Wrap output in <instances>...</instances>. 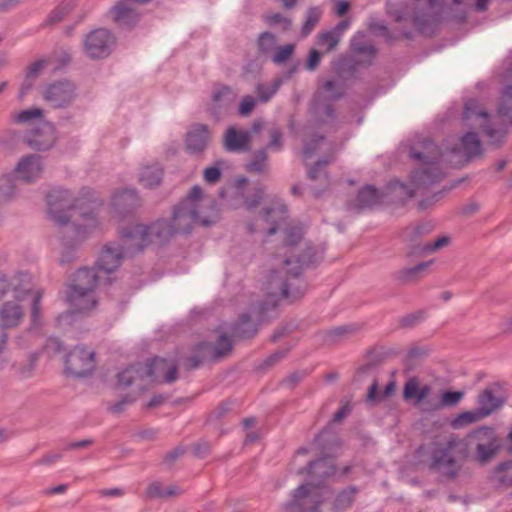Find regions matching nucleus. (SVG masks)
Here are the masks:
<instances>
[{"label":"nucleus","instance_id":"nucleus-33","mask_svg":"<svg viewBox=\"0 0 512 512\" xmlns=\"http://www.w3.org/2000/svg\"><path fill=\"white\" fill-rule=\"evenodd\" d=\"M83 224H73V232L76 240H84L98 226L97 215L94 210L81 212Z\"/></svg>","mask_w":512,"mask_h":512},{"label":"nucleus","instance_id":"nucleus-26","mask_svg":"<svg viewBox=\"0 0 512 512\" xmlns=\"http://www.w3.org/2000/svg\"><path fill=\"white\" fill-rule=\"evenodd\" d=\"M251 135L248 130H238L235 127H229L224 135V147L229 152L247 151Z\"/></svg>","mask_w":512,"mask_h":512},{"label":"nucleus","instance_id":"nucleus-12","mask_svg":"<svg viewBox=\"0 0 512 512\" xmlns=\"http://www.w3.org/2000/svg\"><path fill=\"white\" fill-rule=\"evenodd\" d=\"M76 96V85L66 79L49 84L43 93L45 101L53 108L69 107L76 99Z\"/></svg>","mask_w":512,"mask_h":512},{"label":"nucleus","instance_id":"nucleus-59","mask_svg":"<svg viewBox=\"0 0 512 512\" xmlns=\"http://www.w3.org/2000/svg\"><path fill=\"white\" fill-rule=\"evenodd\" d=\"M339 41V37L331 30H328L319 34L317 43L319 46H326L327 51H331L337 46Z\"/></svg>","mask_w":512,"mask_h":512},{"label":"nucleus","instance_id":"nucleus-44","mask_svg":"<svg viewBox=\"0 0 512 512\" xmlns=\"http://www.w3.org/2000/svg\"><path fill=\"white\" fill-rule=\"evenodd\" d=\"M322 90L329 101L340 99L345 93V86L340 81L328 80L322 85Z\"/></svg>","mask_w":512,"mask_h":512},{"label":"nucleus","instance_id":"nucleus-22","mask_svg":"<svg viewBox=\"0 0 512 512\" xmlns=\"http://www.w3.org/2000/svg\"><path fill=\"white\" fill-rule=\"evenodd\" d=\"M141 205V200L136 189L125 188L116 192L112 197V207L121 217L133 213Z\"/></svg>","mask_w":512,"mask_h":512},{"label":"nucleus","instance_id":"nucleus-4","mask_svg":"<svg viewBox=\"0 0 512 512\" xmlns=\"http://www.w3.org/2000/svg\"><path fill=\"white\" fill-rule=\"evenodd\" d=\"M398 23L406 21L410 16L418 31L432 36L440 23V6L437 0H401L389 10Z\"/></svg>","mask_w":512,"mask_h":512},{"label":"nucleus","instance_id":"nucleus-16","mask_svg":"<svg viewBox=\"0 0 512 512\" xmlns=\"http://www.w3.org/2000/svg\"><path fill=\"white\" fill-rule=\"evenodd\" d=\"M145 377L156 380L160 375L163 382L173 383L178 379V367L175 363L160 357H154L143 363Z\"/></svg>","mask_w":512,"mask_h":512},{"label":"nucleus","instance_id":"nucleus-13","mask_svg":"<svg viewBox=\"0 0 512 512\" xmlns=\"http://www.w3.org/2000/svg\"><path fill=\"white\" fill-rule=\"evenodd\" d=\"M115 39L107 29L100 28L89 33L84 40V49L88 57L99 59L111 53Z\"/></svg>","mask_w":512,"mask_h":512},{"label":"nucleus","instance_id":"nucleus-37","mask_svg":"<svg viewBox=\"0 0 512 512\" xmlns=\"http://www.w3.org/2000/svg\"><path fill=\"white\" fill-rule=\"evenodd\" d=\"M312 109L321 122H326V119L333 121L335 118L333 105L321 99V92H318L314 96L312 100Z\"/></svg>","mask_w":512,"mask_h":512},{"label":"nucleus","instance_id":"nucleus-31","mask_svg":"<svg viewBox=\"0 0 512 512\" xmlns=\"http://www.w3.org/2000/svg\"><path fill=\"white\" fill-rule=\"evenodd\" d=\"M98 283V275L95 268H80L77 270L69 289L94 290Z\"/></svg>","mask_w":512,"mask_h":512},{"label":"nucleus","instance_id":"nucleus-24","mask_svg":"<svg viewBox=\"0 0 512 512\" xmlns=\"http://www.w3.org/2000/svg\"><path fill=\"white\" fill-rule=\"evenodd\" d=\"M27 274L18 273L8 279L6 275L0 273V298H2L8 291L14 292V297L19 301L25 298V295L30 292Z\"/></svg>","mask_w":512,"mask_h":512},{"label":"nucleus","instance_id":"nucleus-46","mask_svg":"<svg viewBox=\"0 0 512 512\" xmlns=\"http://www.w3.org/2000/svg\"><path fill=\"white\" fill-rule=\"evenodd\" d=\"M483 132L488 138V143L494 147H500L506 138L507 131L504 129H494L489 123H485L483 126Z\"/></svg>","mask_w":512,"mask_h":512},{"label":"nucleus","instance_id":"nucleus-18","mask_svg":"<svg viewBox=\"0 0 512 512\" xmlns=\"http://www.w3.org/2000/svg\"><path fill=\"white\" fill-rule=\"evenodd\" d=\"M67 300L69 301L73 311L65 312L57 317L58 322H62L71 318L75 312L83 313L91 310L96 305L94 290H73L67 292Z\"/></svg>","mask_w":512,"mask_h":512},{"label":"nucleus","instance_id":"nucleus-29","mask_svg":"<svg viewBox=\"0 0 512 512\" xmlns=\"http://www.w3.org/2000/svg\"><path fill=\"white\" fill-rule=\"evenodd\" d=\"M434 225L431 222H423L416 226H409L405 229L403 237L410 244V254L419 255L422 245L417 240L432 232Z\"/></svg>","mask_w":512,"mask_h":512},{"label":"nucleus","instance_id":"nucleus-35","mask_svg":"<svg viewBox=\"0 0 512 512\" xmlns=\"http://www.w3.org/2000/svg\"><path fill=\"white\" fill-rule=\"evenodd\" d=\"M431 263L432 261L421 262L414 267L399 270L394 273V279L400 284L414 283L421 277V273L425 271Z\"/></svg>","mask_w":512,"mask_h":512},{"label":"nucleus","instance_id":"nucleus-9","mask_svg":"<svg viewBox=\"0 0 512 512\" xmlns=\"http://www.w3.org/2000/svg\"><path fill=\"white\" fill-rule=\"evenodd\" d=\"M48 214L52 221L59 226H66L71 218L69 211L81 207L79 200L73 197L71 191L57 187L47 194Z\"/></svg>","mask_w":512,"mask_h":512},{"label":"nucleus","instance_id":"nucleus-39","mask_svg":"<svg viewBox=\"0 0 512 512\" xmlns=\"http://www.w3.org/2000/svg\"><path fill=\"white\" fill-rule=\"evenodd\" d=\"M358 488L356 486H349L346 489L340 491L333 503V509L336 511H344L349 508L354 499L355 495L358 493Z\"/></svg>","mask_w":512,"mask_h":512},{"label":"nucleus","instance_id":"nucleus-15","mask_svg":"<svg viewBox=\"0 0 512 512\" xmlns=\"http://www.w3.org/2000/svg\"><path fill=\"white\" fill-rule=\"evenodd\" d=\"M54 126L48 122L40 123L31 129L25 136L24 142L33 150L45 151L55 143Z\"/></svg>","mask_w":512,"mask_h":512},{"label":"nucleus","instance_id":"nucleus-5","mask_svg":"<svg viewBox=\"0 0 512 512\" xmlns=\"http://www.w3.org/2000/svg\"><path fill=\"white\" fill-rule=\"evenodd\" d=\"M278 305V295L275 291L270 290L267 297L261 301L251 304L250 312L243 313L238 320L231 326V334L236 339H250L257 333V322H265L276 316V308Z\"/></svg>","mask_w":512,"mask_h":512},{"label":"nucleus","instance_id":"nucleus-17","mask_svg":"<svg viewBox=\"0 0 512 512\" xmlns=\"http://www.w3.org/2000/svg\"><path fill=\"white\" fill-rule=\"evenodd\" d=\"M236 100V93L229 86H221L213 91L208 111L217 121L224 118Z\"/></svg>","mask_w":512,"mask_h":512},{"label":"nucleus","instance_id":"nucleus-2","mask_svg":"<svg viewBox=\"0 0 512 512\" xmlns=\"http://www.w3.org/2000/svg\"><path fill=\"white\" fill-rule=\"evenodd\" d=\"M316 262V251L307 247L294 260L287 258L280 271H271L268 279V289L290 301L297 300L306 292L307 283L302 278V271Z\"/></svg>","mask_w":512,"mask_h":512},{"label":"nucleus","instance_id":"nucleus-19","mask_svg":"<svg viewBox=\"0 0 512 512\" xmlns=\"http://www.w3.org/2000/svg\"><path fill=\"white\" fill-rule=\"evenodd\" d=\"M110 15L115 24L127 29L134 27L141 17L139 10L128 0H119L110 9Z\"/></svg>","mask_w":512,"mask_h":512},{"label":"nucleus","instance_id":"nucleus-28","mask_svg":"<svg viewBox=\"0 0 512 512\" xmlns=\"http://www.w3.org/2000/svg\"><path fill=\"white\" fill-rule=\"evenodd\" d=\"M263 219L271 224L268 235H274L282 222L287 218V207L281 202H275L271 207H265L262 212Z\"/></svg>","mask_w":512,"mask_h":512},{"label":"nucleus","instance_id":"nucleus-3","mask_svg":"<svg viewBox=\"0 0 512 512\" xmlns=\"http://www.w3.org/2000/svg\"><path fill=\"white\" fill-rule=\"evenodd\" d=\"M467 458V443L455 434L443 440L434 441L429 453V469L445 480L458 477L462 463Z\"/></svg>","mask_w":512,"mask_h":512},{"label":"nucleus","instance_id":"nucleus-60","mask_svg":"<svg viewBox=\"0 0 512 512\" xmlns=\"http://www.w3.org/2000/svg\"><path fill=\"white\" fill-rule=\"evenodd\" d=\"M304 231L302 227L292 226L285 231V244L287 246L297 245L303 238Z\"/></svg>","mask_w":512,"mask_h":512},{"label":"nucleus","instance_id":"nucleus-41","mask_svg":"<svg viewBox=\"0 0 512 512\" xmlns=\"http://www.w3.org/2000/svg\"><path fill=\"white\" fill-rule=\"evenodd\" d=\"M323 11L320 7H310L305 13V19L301 28L302 36H308L322 17Z\"/></svg>","mask_w":512,"mask_h":512},{"label":"nucleus","instance_id":"nucleus-8","mask_svg":"<svg viewBox=\"0 0 512 512\" xmlns=\"http://www.w3.org/2000/svg\"><path fill=\"white\" fill-rule=\"evenodd\" d=\"M410 157L421 163V167L416 169L411 176L415 188H426L441 181L444 177L439 165L441 156L437 149L423 153L412 148Z\"/></svg>","mask_w":512,"mask_h":512},{"label":"nucleus","instance_id":"nucleus-25","mask_svg":"<svg viewBox=\"0 0 512 512\" xmlns=\"http://www.w3.org/2000/svg\"><path fill=\"white\" fill-rule=\"evenodd\" d=\"M335 470L333 459L327 456L309 462L307 473L315 481V483H311L313 488L320 486L326 479L334 475Z\"/></svg>","mask_w":512,"mask_h":512},{"label":"nucleus","instance_id":"nucleus-54","mask_svg":"<svg viewBox=\"0 0 512 512\" xmlns=\"http://www.w3.org/2000/svg\"><path fill=\"white\" fill-rule=\"evenodd\" d=\"M472 116L484 118L486 120L485 123H489L488 122V117H489L488 113L485 110H483L478 105V103L474 100H470V101L466 102L464 112H463L464 119H469Z\"/></svg>","mask_w":512,"mask_h":512},{"label":"nucleus","instance_id":"nucleus-49","mask_svg":"<svg viewBox=\"0 0 512 512\" xmlns=\"http://www.w3.org/2000/svg\"><path fill=\"white\" fill-rule=\"evenodd\" d=\"M276 37L270 32H263L259 35L257 45L260 53L268 55L276 48Z\"/></svg>","mask_w":512,"mask_h":512},{"label":"nucleus","instance_id":"nucleus-55","mask_svg":"<svg viewBox=\"0 0 512 512\" xmlns=\"http://www.w3.org/2000/svg\"><path fill=\"white\" fill-rule=\"evenodd\" d=\"M267 131L270 137V141L265 148L266 151L268 149L280 151L283 147L281 130L276 126H271L267 129Z\"/></svg>","mask_w":512,"mask_h":512},{"label":"nucleus","instance_id":"nucleus-21","mask_svg":"<svg viewBox=\"0 0 512 512\" xmlns=\"http://www.w3.org/2000/svg\"><path fill=\"white\" fill-rule=\"evenodd\" d=\"M210 142V132L205 124L196 123L190 127L185 138V147L188 153L200 155Z\"/></svg>","mask_w":512,"mask_h":512},{"label":"nucleus","instance_id":"nucleus-20","mask_svg":"<svg viewBox=\"0 0 512 512\" xmlns=\"http://www.w3.org/2000/svg\"><path fill=\"white\" fill-rule=\"evenodd\" d=\"M506 402V397L498 384H492L486 387L477 398V404L482 415L488 417L496 410L500 409Z\"/></svg>","mask_w":512,"mask_h":512},{"label":"nucleus","instance_id":"nucleus-45","mask_svg":"<svg viewBox=\"0 0 512 512\" xmlns=\"http://www.w3.org/2000/svg\"><path fill=\"white\" fill-rule=\"evenodd\" d=\"M37 357L35 355H31L25 362L15 363L12 366L14 374L20 379H27L31 377L35 366H36Z\"/></svg>","mask_w":512,"mask_h":512},{"label":"nucleus","instance_id":"nucleus-57","mask_svg":"<svg viewBox=\"0 0 512 512\" xmlns=\"http://www.w3.org/2000/svg\"><path fill=\"white\" fill-rule=\"evenodd\" d=\"M323 135L315 134L311 137L310 140L306 141L304 143L303 148V156L305 159H310L314 156L315 152L317 151L319 144L324 141Z\"/></svg>","mask_w":512,"mask_h":512},{"label":"nucleus","instance_id":"nucleus-30","mask_svg":"<svg viewBox=\"0 0 512 512\" xmlns=\"http://www.w3.org/2000/svg\"><path fill=\"white\" fill-rule=\"evenodd\" d=\"M23 317L22 307L14 301H7L0 307V327L11 328L19 324Z\"/></svg>","mask_w":512,"mask_h":512},{"label":"nucleus","instance_id":"nucleus-63","mask_svg":"<svg viewBox=\"0 0 512 512\" xmlns=\"http://www.w3.org/2000/svg\"><path fill=\"white\" fill-rule=\"evenodd\" d=\"M43 293L37 291L31 305V319L34 325H39L41 322V300Z\"/></svg>","mask_w":512,"mask_h":512},{"label":"nucleus","instance_id":"nucleus-62","mask_svg":"<svg viewBox=\"0 0 512 512\" xmlns=\"http://www.w3.org/2000/svg\"><path fill=\"white\" fill-rule=\"evenodd\" d=\"M419 382L418 379L413 377L406 381L403 388V398L405 400H415L418 395Z\"/></svg>","mask_w":512,"mask_h":512},{"label":"nucleus","instance_id":"nucleus-6","mask_svg":"<svg viewBox=\"0 0 512 512\" xmlns=\"http://www.w3.org/2000/svg\"><path fill=\"white\" fill-rule=\"evenodd\" d=\"M462 440L467 443V455L469 450H473L474 459L480 464L490 462L502 448L501 438L490 426H481L471 431Z\"/></svg>","mask_w":512,"mask_h":512},{"label":"nucleus","instance_id":"nucleus-61","mask_svg":"<svg viewBox=\"0 0 512 512\" xmlns=\"http://www.w3.org/2000/svg\"><path fill=\"white\" fill-rule=\"evenodd\" d=\"M333 161V156L329 155L319 159L313 166L308 169V178L316 180L320 177L322 170Z\"/></svg>","mask_w":512,"mask_h":512},{"label":"nucleus","instance_id":"nucleus-36","mask_svg":"<svg viewBox=\"0 0 512 512\" xmlns=\"http://www.w3.org/2000/svg\"><path fill=\"white\" fill-rule=\"evenodd\" d=\"M144 376L143 363L137 362L119 372L117 374V382L120 386L129 387Z\"/></svg>","mask_w":512,"mask_h":512},{"label":"nucleus","instance_id":"nucleus-32","mask_svg":"<svg viewBox=\"0 0 512 512\" xmlns=\"http://www.w3.org/2000/svg\"><path fill=\"white\" fill-rule=\"evenodd\" d=\"M360 328L361 326L356 323L333 327L323 331V340L327 344H336L356 334Z\"/></svg>","mask_w":512,"mask_h":512},{"label":"nucleus","instance_id":"nucleus-58","mask_svg":"<svg viewBox=\"0 0 512 512\" xmlns=\"http://www.w3.org/2000/svg\"><path fill=\"white\" fill-rule=\"evenodd\" d=\"M426 355V352L424 349L419 347L411 348L404 359V365L407 369H413L416 365L418 360L422 359Z\"/></svg>","mask_w":512,"mask_h":512},{"label":"nucleus","instance_id":"nucleus-11","mask_svg":"<svg viewBox=\"0 0 512 512\" xmlns=\"http://www.w3.org/2000/svg\"><path fill=\"white\" fill-rule=\"evenodd\" d=\"M95 368V352L77 346L65 357V371L74 377H86Z\"/></svg>","mask_w":512,"mask_h":512},{"label":"nucleus","instance_id":"nucleus-64","mask_svg":"<svg viewBox=\"0 0 512 512\" xmlns=\"http://www.w3.org/2000/svg\"><path fill=\"white\" fill-rule=\"evenodd\" d=\"M464 397L462 391H445L442 394L441 402L445 407L455 406Z\"/></svg>","mask_w":512,"mask_h":512},{"label":"nucleus","instance_id":"nucleus-27","mask_svg":"<svg viewBox=\"0 0 512 512\" xmlns=\"http://www.w3.org/2000/svg\"><path fill=\"white\" fill-rule=\"evenodd\" d=\"M382 201V195L377 188L373 185H365L358 191V194L353 204H350L351 209H357L358 211L365 208H372Z\"/></svg>","mask_w":512,"mask_h":512},{"label":"nucleus","instance_id":"nucleus-23","mask_svg":"<svg viewBox=\"0 0 512 512\" xmlns=\"http://www.w3.org/2000/svg\"><path fill=\"white\" fill-rule=\"evenodd\" d=\"M43 164L39 155L31 154L20 159L15 167L18 178L26 183H31L40 178Z\"/></svg>","mask_w":512,"mask_h":512},{"label":"nucleus","instance_id":"nucleus-34","mask_svg":"<svg viewBox=\"0 0 512 512\" xmlns=\"http://www.w3.org/2000/svg\"><path fill=\"white\" fill-rule=\"evenodd\" d=\"M460 142L463 154L467 159H472L482 154V143L476 132H467L461 137Z\"/></svg>","mask_w":512,"mask_h":512},{"label":"nucleus","instance_id":"nucleus-42","mask_svg":"<svg viewBox=\"0 0 512 512\" xmlns=\"http://www.w3.org/2000/svg\"><path fill=\"white\" fill-rule=\"evenodd\" d=\"M486 418L485 415H482L481 410L479 408H475L471 411H465L459 414L452 422L451 425L455 429H459L468 424L475 423L479 420Z\"/></svg>","mask_w":512,"mask_h":512},{"label":"nucleus","instance_id":"nucleus-1","mask_svg":"<svg viewBox=\"0 0 512 512\" xmlns=\"http://www.w3.org/2000/svg\"><path fill=\"white\" fill-rule=\"evenodd\" d=\"M218 220L216 201L204 198L202 189L195 185L185 199L178 203L172 213V223L167 219H158L149 225L131 224L125 227L128 245L142 251L145 247L163 245L176 234L189 233L194 224L209 227Z\"/></svg>","mask_w":512,"mask_h":512},{"label":"nucleus","instance_id":"nucleus-51","mask_svg":"<svg viewBox=\"0 0 512 512\" xmlns=\"http://www.w3.org/2000/svg\"><path fill=\"white\" fill-rule=\"evenodd\" d=\"M335 72L341 77H351L356 72V63L350 58H341L335 64Z\"/></svg>","mask_w":512,"mask_h":512},{"label":"nucleus","instance_id":"nucleus-10","mask_svg":"<svg viewBox=\"0 0 512 512\" xmlns=\"http://www.w3.org/2000/svg\"><path fill=\"white\" fill-rule=\"evenodd\" d=\"M125 237V227L120 230V242H110L104 245L97 261V269L106 274L114 272L121 265L122 260L138 253L134 247L130 248Z\"/></svg>","mask_w":512,"mask_h":512},{"label":"nucleus","instance_id":"nucleus-56","mask_svg":"<svg viewBox=\"0 0 512 512\" xmlns=\"http://www.w3.org/2000/svg\"><path fill=\"white\" fill-rule=\"evenodd\" d=\"M497 112L503 116H508L512 113V85L505 88Z\"/></svg>","mask_w":512,"mask_h":512},{"label":"nucleus","instance_id":"nucleus-7","mask_svg":"<svg viewBox=\"0 0 512 512\" xmlns=\"http://www.w3.org/2000/svg\"><path fill=\"white\" fill-rule=\"evenodd\" d=\"M232 347V341L225 333L219 335L215 343L199 342L185 359L184 367L193 370L205 363H217L232 351Z\"/></svg>","mask_w":512,"mask_h":512},{"label":"nucleus","instance_id":"nucleus-50","mask_svg":"<svg viewBox=\"0 0 512 512\" xmlns=\"http://www.w3.org/2000/svg\"><path fill=\"white\" fill-rule=\"evenodd\" d=\"M294 49L293 44L276 47L271 56L272 62L277 65L284 64L292 56Z\"/></svg>","mask_w":512,"mask_h":512},{"label":"nucleus","instance_id":"nucleus-38","mask_svg":"<svg viewBox=\"0 0 512 512\" xmlns=\"http://www.w3.org/2000/svg\"><path fill=\"white\" fill-rule=\"evenodd\" d=\"M163 171L159 166L145 167L139 176V181L144 187L153 188L160 184Z\"/></svg>","mask_w":512,"mask_h":512},{"label":"nucleus","instance_id":"nucleus-53","mask_svg":"<svg viewBox=\"0 0 512 512\" xmlns=\"http://www.w3.org/2000/svg\"><path fill=\"white\" fill-rule=\"evenodd\" d=\"M43 116V111L40 108L32 107L25 110L20 111L13 115V120L16 123L24 124L28 123L33 119L41 118Z\"/></svg>","mask_w":512,"mask_h":512},{"label":"nucleus","instance_id":"nucleus-40","mask_svg":"<svg viewBox=\"0 0 512 512\" xmlns=\"http://www.w3.org/2000/svg\"><path fill=\"white\" fill-rule=\"evenodd\" d=\"M268 168V153L266 149H260L253 153L252 159L246 164L249 172L263 173Z\"/></svg>","mask_w":512,"mask_h":512},{"label":"nucleus","instance_id":"nucleus-48","mask_svg":"<svg viewBox=\"0 0 512 512\" xmlns=\"http://www.w3.org/2000/svg\"><path fill=\"white\" fill-rule=\"evenodd\" d=\"M375 31H377L382 36L386 37V40L388 43H393L394 41L400 39L401 37L406 39H412L413 34L410 30H402V31H395L391 33L387 26L384 24H378L375 26Z\"/></svg>","mask_w":512,"mask_h":512},{"label":"nucleus","instance_id":"nucleus-43","mask_svg":"<svg viewBox=\"0 0 512 512\" xmlns=\"http://www.w3.org/2000/svg\"><path fill=\"white\" fill-rule=\"evenodd\" d=\"M281 84L282 80L280 78L275 79L269 84H258L256 87V94L259 101L262 103L268 102L279 90Z\"/></svg>","mask_w":512,"mask_h":512},{"label":"nucleus","instance_id":"nucleus-47","mask_svg":"<svg viewBox=\"0 0 512 512\" xmlns=\"http://www.w3.org/2000/svg\"><path fill=\"white\" fill-rule=\"evenodd\" d=\"M15 192L14 178L12 174H4L0 177V203L12 198Z\"/></svg>","mask_w":512,"mask_h":512},{"label":"nucleus","instance_id":"nucleus-14","mask_svg":"<svg viewBox=\"0 0 512 512\" xmlns=\"http://www.w3.org/2000/svg\"><path fill=\"white\" fill-rule=\"evenodd\" d=\"M312 484H302L292 492L290 501L284 504L285 512H320V502L310 497Z\"/></svg>","mask_w":512,"mask_h":512},{"label":"nucleus","instance_id":"nucleus-52","mask_svg":"<svg viewBox=\"0 0 512 512\" xmlns=\"http://www.w3.org/2000/svg\"><path fill=\"white\" fill-rule=\"evenodd\" d=\"M426 318L425 310H417L412 313H409L399 319V324L402 328H412L421 322H423Z\"/></svg>","mask_w":512,"mask_h":512}]
</instances>
